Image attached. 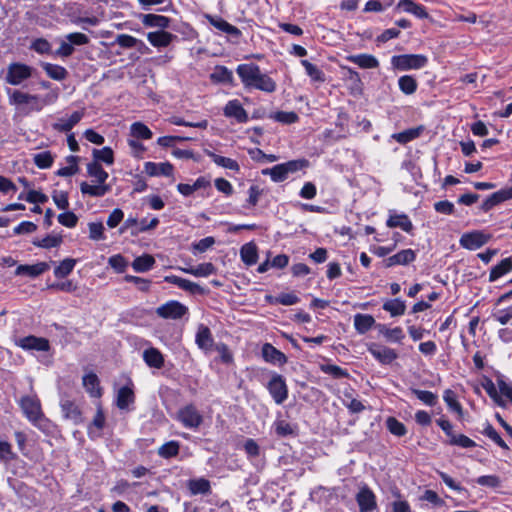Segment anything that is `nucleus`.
<instances>
[{
	"instance_id": "f257e3e1",
	"label": "nucleus",
	"mask_w": 512,
	"mask_h": 512,
	"mask_svg": "<svg viewBox=\"0 0 512 512\" xmlns=\"http://www.w3.org/2000/svg\"><path fill=\"white\" fill-rule=\"evenodd\" d=\"M236 72L246 88L257 89L266 93L276 90V82L266 73H263L256 64H240Z\"/></svg>"
},
{
	"instance_id": "f03ea898",
	"label": "nucleus",
	"mask_w": 512,
	"mask_h": 512,
	"mask_svg": "<svg viewBox=\"0 0 512 512\" xmlns=\"http://www.w3.org/2000/svg\"><path fill=\"white\" fill-rule=\"evenodd\" d=\"M8 96L11 105L28 106V112L40 111L45 105L54 100V98L41 99L38 95L28 94L20 90L8 91Z\"/></svg>"
},
{
	"instance_id": "7ed1b4c3",
	"label": "nucleus",
	"mask_w": 512,
	"mask_h": 512,
	"mask_svg": "<svg viewBox=\"0 0 512 512\" xmlns=\"http://www.w3.org/2000/svg\"><path fill=\"white\" fill-rule=\"evenodd\" d=\"M19 405L25 417L35 426L44 419L41 403L36 395H26L20 398Z\"/></svg>"
},
{
	"instance_id": "20e7f679",
	"label": "nucleus",
	"mask_w": 512,
	"mask_h": 512,
	"mask_svg": "<svg viewBox=\"0 0 512 512\" xmlns=\"http://www.w3.org/2000/svg\"><path fill=\"white\" fill-rule=\"evenodd\" d=\"M428 59L422 54H402L391 58V65L400 71L417 70L426 66Z\"/></svg>"
},
{
	"instance_id": "39448f33",
	"label": "nucleus",
	"mask_w": 512,
	"mask_h": 512,
	"mask_svg": "<svg viewBox=\"0 0 512 512\" xmlns=\"http://www.w3.org/2000/svg\"><path fill=\"white\" fill-rule=\"evenodd\" d=\"M33 74V68L20 62H14L8 65L5 75V81L14 86L21 85Z\"/></svg>"
},
{
	"instance_id": "423d86ee",
	"label": "nucleus",
	"mask_w": 512,
	"mask_h": 512,
	"mask_svg": "<svg viewBox=\"0 0 512 512\" xmlns=\"http://www.w3.org/2000/svg\"><path fill=\"white\" fill-rule=\"evenodd\" d=\"M181 424L189 429H197L203 422V416L193 404L182 407L176 416Z\"/></svg>"
},
{
	"instance_id": "0eeeda50",
	"label": "nucleus",
	"mask_w": 512,
	"mask_h": 512,
	"mask_svg": "<svg viewBox=\"0 0 512 512\" xmlns=\"http://www.w3.org/2000/svg\"><path fill=\"white\" fill-rule=\"evenodd\" d=\"M267 389L274 402L278 405L288 398V387L282 375L274 373L267 384Z\"/></svg>"
},
{
	"instance_id": "6e6552de",
	"label": "nucleus",
	"mask_w": 512,
	"mask_h": 512,
	"mask_svg": "<svg viewBox=\"0 0 512 512\" xmlns=\"http://www.w3.org/2000/svg\"><path fill=\"white\" fill-rule=\"evenodd\" d=\"M188 312V308L178 301H168L156 309V314L164 319L177 320Z\"/></svg>"
},
{
	"instance_id": "1a4fd4ad",
	"label": "nucleus",
	"mask_w": 512,
	"mask_h": 512,
	"mask_svg": "<svg viewBox=\"0 0 512 512\" xmlns=\"http://www.w3.org/2000/svg\"><path fill=\"white\" fill-rule=\"evenodd\" d=\"M356 501L360 512H377L376 496L366 485L359 489L356 494Z\"/></svg>"
},
{
	"instance_id": "9d476101",
	"label": "nucleus",
	"mask_w": 512,
	"mask_h": 512,
	"mask_svg": "<svg viewBox=\"0 0 512 512\" xmlns=\"http://www.w3.org/2000/svg\"><path fill=\"white\" fill-rule=\"evenodd\" d=\"M489 239V235L484 234L481 231H473L464 233L461 236L459 243L463 248L468 250H476L485 245Z\"/></svg>"
},
{
	"instance_id": "9b49d317",
	"label": "nucleus",
	"mask_w": 512,
	"mask_h": 512,
	"mask_svg": "<svg viewBox=\"0 0 512 512\" xmlns=\"http://www.w3.org/2000/svg\"><path fill=\"white\" fill-rule=\"evenodd\" d=\"M368 351L376 360L384 365L391 364L398 357L394 349L376 343H371L368 346Z\"/></svg>"
},
{
	"instance_id": "f8f14e48",
	"label": "nucleus",
	"mask_w": 512,
	"mask_h": 512,
	"mask_svg": "<svg viewBox=\"0 0 512 512\" xmlns=\"http://www.w3.org/2000/svg\"><path fill=\"white\" fill-rule=\"evenodd\" d=\"M16 345L24 350L48 351L50 348L49 341L46 338L36 337L33 335L20 338L16 341Z\"/></svg>"
},
{
	"instance_id": "ddd939ff",
	"label": "nucleus",
	"mask_w": 512,
	"mask_h": 512,
	"mask_svg": "<svg viewBox=\"0 0 512 512\" xmlns=\"http://www.w3.org/2000/svg\"><path fill=\"white\" fill-rule=\"evenodd\" d=\"M512 199V186L506 187L503 189H500L493 194H491L481 205V209L484 212H488L491 210L494 206L506 201Z\"/></svg>"
},
{
	"instance_id": "4468645a",
	"label": "nucleus",
	"mask_w": 512,
	"mask_h": 512,
	"mask_svg": "<svg viewBox=\"0 0 512 512\" xmlns=\"http://www.w3.org/2000/svg\"><path fill=\"white\" fill-rule=\"evenodd\" d=\"M63 416L74 424L82 422V415L78 405L69 398H62L60 401Z\"/></svg>"
},
{
	"instance_id": "2eb2a0df",
	"label": "nucleus",
	"mask_w": 512,
	"mask_h": 512,
	"mask_svg": "<svg viewBox=\"0 0 512 512\" xmlns=\"http://www.w3.org/2000/svg\"><path fill=\"white\" fill-rule=\"evenodd\" d=\"M205 18L214 28H216L220 32H223L225 34H228V35H231L234 37H239L241 35V32L237 27L231 25L230 23H228L226 20H224L223 18H221L219 16H213L210 14H206Z\"/></svg>"
},
{
	"instance_id": "dca6fc26",
	"label": "nucleus",
	"mask_w": 512,
	"mask_h": 512,
	"mask_svg": "<svg viewBox=\"0 0 512 512\" xmlns=\"http://www.w3.org/2000/svg\"><path fill=\"white\" fill-rule=\"evenodd\" d=\"M224 115L228 118H234L239 123H245L248 120V114L238 100H230L224 107Z\"/></svg>"
},
{
	"instance_id": "f3484780",
	"label": "nucleus",
	"mask_w": 512,
	"mask_h": 512,
	"mask_svg": "<svg viewBox=\"0 0 512 512\" xmlns=\"http://www.w3.org/2000/svg\"><path fill=\"white\" fill-rule=\"evenodd\" d=\"M175 38V35L164 30L149 32L147 34V40L149 41V43L157 48L169 46Z\"/></svg>"
},
{
	"instance_id": "a211bd4d",
	"label": "nucleus",
	"mask_w": 512,
	"mask_h": 512,
	"mask_svg": "<svg viewBox=\"0 0 512 512\" xmlns=\"http://www.w3.org/2000/svg\"><path fill=\"white\" fill-rule=\"evenodd\" d=\"M144 172L149 176H171L173 173V165L169 162L154 163L146 162L144 164Z\"/></svg>"
},
{
	"instance_id": "6ab92c4d",
	"label": "nucleus",
	"mask_w": 512,
	"mask_h": 512,
	"mask_svg": "<svg viewBox=\"0 0 512 512\" xmlns=\"http://www.w3.org/2000/svg\"><path fill=\"white\" fill-rule=\"evenodd\" d=\"M262 356L266 362L278 365H284L287 357L284 353L276 349L270 343H265L262 347Z\"/></svg>"
},
{
	"instance_id": "aec40b11",
	"label": "nucleus",
	"mask_w": 512,
	"mask_h": 512,
	"mask_svg": "<svg viewBox=\"0 0 512 512\" xmlns=\"http://www.w3.org/2000/svg\"><path fill=\"white\" fill-rule=\"evenodd\" d=\"M164 280L165 282L174 284L179 288L192 294H198L203 292V289L197 283L181 278L176 275L165 276Z\"/></svg>"
},
{
	"instance_id": "412c9836",
	"label": "nucleus",
	"mask_w": 512,
	"mask_h": 512,
	"mask_svg": "<svg viewBox=\"0 0 512 512\" xmlns=\"http://www.w3.org/2000/svg\"><path fill=\"white\" fill-rule=\"evenodd\" d=\"M397 8L414 15L419 19H426L429 16L423 5L417 4L412 0H399Z\"/></svg>"
},
{
	"instance_id": "4be33fe9",
	"label": "nucleus",
	"mask_w": 512,
	"mask_h": 512,
	"mask_svg": "<svg viewBox=\"0 0 512 512\" xmlns=\"http://www.w3.org/2000/svg\"><path fill=\"white\" fill-rule=\"evenodd\" d=\"M49 268L50 266L46 262H39L33 265H19L15 270V274L19 276L37 277L49 270Z\"/></svg>"
},
{
	"instance_id": "5701e85b",
	"label": "nucleus",
	"mask_w": 512,
	"mask_h": 512,
	"mask_svg": "<svg viewBox=\"0 0 512 512\" xmlns=\"http://www.w3.org/2000/svg\"><path fill=\"white\" fill-rule=\"evenodd\" d=\"M140 20L146 27H156L161 30L168 28L171 22L168 17L157 14H141Z\"/></svg>"
},
{
	"instance_id": "b1692460",
	"label": "nucleus",
	"mask_w": 512,
	"mask_h": 512,
	"mask_svg": "<svg viewBox=\"0 0 512 512\" xmlns=\"http://www.w3.org/2000/svg\"><path fill=\"white\" fill-rule=\"evenodd\" d=\"M346 59L362 69H374L379 67L378 59L371 54L349 55Z\"/></svg>"
},
{
	"instance_id": "393cba45",
	"label": "nucleus",
	"mask_w": 512,
	"mask_h": 512,
	"mask_svg": "<svg viewBox=\"0 0 512 512\" xmlns=\"http://www.w3.org/2000/svg\"><path fill=\"white\" fill-rule=\"evenodd\" d=\"M143 360L147 366L160 369L164 366V356L157 348L150 347L143 351Z\"/></svg>"
},
{
	"instance_id": "a878e982",
	"label": "nucleus",
	"mask_w": 512,
	"mask_h": 512,
	"mask_svg": "<svg viewBox=\"0 0 512 512\" xmlns=\"http://www.w3.org/2000/svg\"><path fill=\"white\" fill-rule=\"evenodd\" d=\"M415 257V252L412 249H404L396 253L395 255L390 256L386 260V265L388 267L394 265H406L413 262L415 260Z\"/></svg>"
},
{
	"instance_id": "bb28decb",
	"label": "nucleus",
	"mask_w": 512,
	"mask_h": 512,
	"mask_svg": "<svg viewBox=\"0 0 512 512\" xmlns=\"http://www.w3.org/2000/svg\"><path fill=\"white\" fill-rule=\"evenodd\" d=\"M83 111H75L68 118H61L57 123L53 124V128L60 132L70 131L83 118Z\"/></svg>"
},
{
	"instance_id": "cd10ccee",
	"label": "nucleus",
	"mask_w": 512,
	"mask_h": 512,
	"mask_svg": "<svg viewBox=\"0 0 512 512\" xmlns=\"http://www.w3.org/2000/svg\"><path fill=\"white\" fill-rule=\"evenodd\" d=\"M135 396L132 387L123 386L117 392L116 405L119 409L124 410L134 402Z\"/></svg>"
},
{
	"instance_id": "c85d7f7f",
	"label": "nucleus",
	"mask_w": 512,
	"mask_h": 512,
	"mask_svg": "<svg viewBox=\"0 0 512 512\" xmlns=\"http://www.w3.org/2000/svg\"><path fill=\"white\" fill-rule=\"evenodd\" d=\"M83 386L91 397L99 398L102 395V389L96 374L89 373L83 377Z\"/></svg>"
},
{
	"instance_id": "c756f323",
	"label": "nucleus",
	"mask_w": 512,
	"mask_h": 512,
	"mask_svg": "<svg viewBox=\"0 0 512 512\" xmlns=\"http://www.w3.org/2000/svg\"><path fill=\"white\" fill-rule=\"evenodd\" d=\"M80 190L82 194H87L92 197H102L111 190V187L102 183H98L97 185H90L87 182H82L80 185Z\"/></svg>"
},
{
	"instance_id": "7c9ffc66",
	"label": "nucleus",
	"mask_w": 512,
	"mask_h": 512,
	"mask_svg": "<svg viewBox=\"0 0 512 512\" xmlns=\"http://www.w3.org/2000/svg\"><path fill=\"white\" fill-rule=\"evenodd\" d=\"M387 226L390 228L399 227L405 232H410L413 228V224L406 214L390 215Z\"/></svg>"
},
{
	"instance_id": "2f4dec72",
	"label": "nucleus",
	"mask_w": 512,
	"mask_h": 512,
	"mask_svg": "<svg viewBox=\"0 0 512 512\" xmlns=\"http://www.w3.org/2000/svg\"><path fill=\"white\" fill-rule=\"evenodd\" d=\"M196 344L202 350H209L213 345V338L207 326L201 325L196 334Z\"/></svg>"
},
{
	"instance_id": "473e14b6",
	"label": "nucleus",
	"mask_w": 512,
	"mask_h": 512,
	"mask_svg": "<svg viewBox=\"0 0 512 512\" xmlns=\"http://www.w3.org/2000/svg\"><path fill=\"white\" fill-rule=\"evenodd\" d=\"M240 256L246 265H254L258 260L257 246L253 242L244 244L241 247Z\"/></svg>"
},
{
	"instance_id": "72a5a7b5",
	"label": "nucleus",
	"mask_w": 512,
	"mask_h": 512,
	"mask_svg": "<svg viewBox=\"0 0 512 512\" xmlns=\"http://www.w3.org/2000/svg\"><path fill=\"white\" fill-rule=\"evenodd\" d=\"M105 425V415L101 406L97 407L96 414L93 418L91 425L88 428V433L91 437H99L101 435V430Z\"/></svg>"
},
{
	"instance_id": "f704fd0d",
	"label": "nucleus",
	"mask_w": 512,
	"mask_h": 512,
	"mask_svg": "<svg viewBox=\"0 0 512 512\" xmlns=\"http://www.w3.org/2000/svg\"><path fill=\"white\" fill-rule=\"evenodd\" d=\"M375 324L373 316L368 314H357L354 316L355 329L360 333L364 334L369 331Z\"/></svg>"
},
{
	"instance_id": "c9c22d12",
	"label": "nucleus",
	"mask_w": 512,
	"mask_h": 512,
	"mask_svg": "<svg viewBox=\"0 0 512 512\" xmlns=\"http://www.w3.org/2000/svg\"><path fill=\"white\" fill-rule=\"evenodd\" d=\"M188 489L191 494H209L211 492L210 482L205 478L192 479L188 482Z\"/></svg>"
},
{
	"instance_id": "e433bc0d",
	"label": "nucleus",
	"mask_w": 512,
	"mask_h": 512,
	"mask_svg": "<svg viewBox=\"0 0 512 512\" xmlns=\"http://www.w3.org/2000/svg\"><path fill=\"white\" fill-rule=\"evenodd\" d=\"M512 270V259L511 258H505L503 259L499 264L494 266L489 274V280L491 282L496 281L503 275L507 274Z\"/></svg>"
},
{
	"instance_id": "4c0bfd02",
	"label": "nucleus",
	"mask_w": 512,
	"mask_h": 512,
	"mask_svg": "<svg viewBox=\"0 0 512 512\" xmlns=\"http://www.w3.org/2000/svg\"><path fill=\"white\" fill-rule=\"evenodd\" d=\"M130 136L134 139H151L153 134L147 125L142 122H134L130 126Z\"/></svg>"
},
{
	"instance_id": "58836bf2",
	"label": "nucleus",
	"mask_w": 512,
	"mask_h": 512,
	"mask_svg": "<svg viewBox=\"0 0 512 512\" xmlns=\"http://www.w3.org/2000/svg\"><path fill=\"white\" fill-rule=\"evenodd\" d=\"M181 270L196 277H207L215 272V267L212 263H202L196 267L181 268Z\"/></svg>"
},
{
	"instance_id": "ea45409f",
	"label": "nucleus",
	"mask_w": 512,
	"mask_h": 512,
	"mask_svg": "<svg viewBox=\"0 0 512 512\" xmlns=\"http://www.w3.org/2000/svg\"><path fill=\"white\" fill-rule=\"evenodd\" d=\"M383 309L389 312L392 317L401 316L405 313L406 304L403 300L396 298L386 301L383 304Z\"/></svg>"
},
{
	"instance_id": "a19ab883",
	"label": "nucleus",
	"mask_w": 512,
	"mask_h": 512,
	"mask_svg": "<svg viewBox=\"0 0 512 512\" xmlns=\"http://www.w3.org/2000/svg\"><path fill=\"white\" fill-rule=\"evenodd\" d=\"M210 78L213 82L231 84L233 73L225 66H216Z\"/></svg>"
},
{
	"instance_id": "79ce46f5",
	"label": "nucleus",
	"mask_w": 512,
	"mask_h": 512,
	"mask_svg": "<svg viewBox=\"0 0 512 512\" xmlns=\"http://www.w3.org/2000/svg\"><path fill=\"white\" fill-rule=\"evenodd\" d=\"M302 66L305 68L306 74L310 77L312 82L323 83L325 81L324 72L316 65L308 60L301 61Z\"/></svg>"
},
{
	"instance_id": "37998d69",
	"label": "nucleus",
	"mask_w": 512,
	"mask_h": 512,
	"mask_svg": "<svg viewBox=\"0 0 512 512\" xmlns=\"http://www.w3.org/2000/svg\"><path fill=\"white\" fill-rule=\"evenodd\" d=\"M443 399H444L445 403L447 404V406L449 407V409L451 411L455 412L458 415V417L460 419H462L463 418V409H462L461 404L458 402L455 393L450 389L445 390V392L443 394Z\"/></svg>"
},
{
	"instance_id": "c03bdc74",
	"label": "nucleus",
	"mask_w": 512,
	"mask_h": 512,
	"mask_svg": "<svg viewBox=\"0 0 512 512\" xmlns=\"http://www.w3.org/2000/svg\"><path fill=\"white\" fill-rule=\"evenodd\" d=\"M398 86L401 92L406 95H411L417 90L418 83L413 76L404 75L398 79Z\"/></svg>"
},
{
	"instance_id": "a18cd8bd",
	"label": "nucleus",
	"mask_w": 512,
	"mask_h": 512,
	"mask_svg": "<svg viewBox=\"0 0 512 512\" xmlns=\"http://www.w3.org/2000/svg\"><path fill=\"white\" fill-rule=\"evenodd\" d=\"M208 155L211 158V160L218 166H221L223 168L233 170V171H239V169H240L237 161H235L231 158L220 156L213 152H209Z\"/></svg>"
},
{
	"instance_id": "49530a36",
	"label": "nucleus",
	"mask_w": 512,
	"mask_h": 512,
	"mask_svg": "<svg viewBox=\"0 0 512 512\" xmlns=\"http://www.w3.org/2000/svg\"><path fill=\"white\" fill-rule=\"evenodd\" d=\"M155 264V260L151 255H142L137 257L133 263L132 267L136 272H146L152 269Z\"/></svg>"
},
{
	"instance_id": "de8ad7c7",
	"label": "nucleus",
	"mask_w": 512,
	"mask_h": 512,
	"mask_svg": "<svg viewBox=\"0 0 512 512\" xmlns=\"http://www.w3.org/2000/svg\"><path fill=\"white\" fill-rule=\"evenodd\" d=\"M44 71L46 72V74L54 79V80H63L66 78L68 72L67 70L60 66V65H56V64H51V63H44L42 65Z\"/></svg>"
},
{
	"instance_id": "09e8293b",
	"label": "nucleus",
	"mask_w": 512,
	"mask_h": 512,
	"mask_svg": "<svg viewBox=\"0 0 512 512\" xmlns=\"http://www.w3.org/2000/svg\"><path fill=\"white\" fill-rule=\"evenodd\" d=\"M87 173L96 179L98 183L105 184L108 173L102 168L98 162H92L87 165Z\"/></svg>"
},
{
	"instance_id": "8fccbe9b",
	"label": "nucleus",
	"mask_w": 512,
	"mask_h": 512,
	"mask_svg": "<svg viewBox=\"0 0 512 512\" xmlns=\"http://www.w3.org/2000/svg\"><path fill=\"white\" fill-rule=\"evenodd\" d=\"M262 174L269 175L273 182H282L288 177L282 164L275 165L272 168H266L262 170Z\"/></svg>"
},
{
	"instance_id": "3c124183",
	"label": "nucleus",
	"mask_w": 512,
	"mask_h": 512,
	"mask_svg": "<svg viewBox=\"0 0 512 512\" xmlns=\"http://www.w3.org/2000/svg\"><path fill=\"white\" fill-rule=\"evenodd\" d=\"M180 444L177 441H169L158 448V455L162 458L175 457L179 453Z\"/></svg>"
},
{
	"instance_id": "603ef678",
	"label": "nucleus",
	"mask_w": 512,
	"mask_h": 512,
	"mask_svg": "<svg viewBox=\"0 0 512 512\" xmlns=\"http://www.w3.org/2000/svg\"><path fill=\"white\" fill-rule=\"evenodd\" d=\"M93 157L95 159L94 162H104L107 165H112L114 163V153L110 147H103L102 149H94Z\"/></svg>"
},
{
	"instance_id": "864d4df0",
	"label": "nucleus",
	"mask_w": 512,
	"mask_h": 512,
	"mask_svg": "<svg viewBox=\"0 0 512 512\" xmlns=\"http://www.w3.org/2000/svg\"><path fill=\"white\" fill-rule=\"evenodd\" d=\"M62 241L63 238L61 235H47L42 239L34 240L33 244L37 247L49 249L60 246Z\"/></svg>"
},
{
	"instance_id": "5fc2aeb1",
	"label": "nucleus",
	"mask_w": 512,
	"mask_h": 512,
	"mask_svg": "<svg viewBox=\"0 0 512 512\" xmlns=\"http://www.w3.org/2000/svg\"><path fill=\"white\" fill-rule=\"evenodd\" d=\"M76 264V260L72 258H66L60 262V264L54 269V275L57 278H64L69 275L74 266Z\"/></svg>"
},
{
	"instance_id": "6e6d98bb",
	"label": "nucleus",
	"mask_w": 512,
	"mask_h": 512,
	"mask_svg": "<svg viewBox=\"0 0 512 512\" xmlns=\"http://www.w3.org/2000/svg\"><path fill=\"white\" fill-rule=\"evenodd\" d=\"M34 164L40 169L50 168L53 164L54 157L50 151L37 153L33 156Z\"/></svg>"
},
{
	"instance_id": "4d7b16f0",
	"label": "nucleus",
	"mask_w": 512,
	"mask_h": 512,
	"mask_svg": "<svg viewBox=\"0 0 512 512\" xmlns=\"http://www.w3.org/2000/svg\"><path fill=\"white\" fill-rule=\"evenodd\" d=\"M420 135V129L412 128L399 133H395L392 135V138L395 139L400 144H406Z\"/></svg>"
},
{
	"instance_id": "13d9d810",
	"label": "nucleus",
	"mask_w": 512,
	"mask_h": 512,
	"mask_svg": "<svg viewBox=\"0 0 512 512\" xmlns=\"http://www.w3.org/2000/svg\"><path fill=\"white\" fill-rule=\"evenodd\" d=\"M381 333L388 341L396 342V343L401 342L405 337L403 330L400 327H395V328L383 327L381 329Z\"/></svg>"
},
{
	"instance_id": "bf43d9fd",
	"label": "nucleus",
	"mask_w": 512,
	"mask_h": 512,
	"mask_svg": "<svg viewBox=\"0 0 512 512\" xmlns=\"http://www.w3.org/2000/svg\"><path fill=\"white\" fill-rule=\"evenodd\" d=\"M412 393L424 404L428 406H434L437 403V395L433 392L420 390V389H412Z\"/></svg>"
},
{
	"instance_id": "052dcab7",
	"label": "nucleus",
	"mask_w": 512,
	"mask_h": 512,
	"mask_svg": "<svg viewBox=\"0 0 512 512\" xmlns=\"http://www.w3.org/2000/svg\"><path fill=\"white\" fill-rule=\"evenodd\" d=\"M282 165L284 166L287 175H289L290 173H295L307 168L309 166V161L306 159L291 160L286 163H282Z\"/></svg>"
},
{
	"instance_id": "680f3d73",
	"label": "nucleus",
	"mask_w": 512,
	"mask_h": 512,
	"mask_svg": "<svg viewBox=\"0 0 512 512\" xmlns=\"http://www.w3.org/2000/svg\"><path fill=\"white\" fill-rule=\"evenodd\" d=\"M67 162L69 163V165L60 168L57 171V175L62 176V177H68V176H72L77 173V171H78L77 157L69 156V157H67Z\"/></svg>"
},
{
	"instance_id": "e2e57ef3",
	"label": "nucleus",
	"mask_w": 512,
	"mask_h": 512,
	"mask_svg": "<svg viewBox=\"0 0 512 512\" xmlns=\"http://www.w3.org/2000/svg\"><path fill=\"white\" fill-rule=\"evenodd\" d=\"M320 369L323 373L329 374L334 378H344L348 376V372L337 365L322 364Z\"/></svg>"
},
{
	"instance_id": "0e129e2a",
	"label": "nucleus",
	"mask_w": 512,
	"mask_h": 512,
	"mask_svg": "<svg viewBox=\"0 0 512 512\" xmlns=\"http://www.w3.org/2000/svg\"><path fill=\"white\" fill-rule=\"evenodd\" d=\"M272 118L283 124H292L298 121L299 117L295 112L279 111L276 112Z\"/></svg>"
},
{
	"instance_id": "69168bd1",
	"label": "nucleus",
	"mask_w": 512,
	"mask_h": 512,
	"mask_svg": "<svg viewBox=\"0 0 512 512\" xmlns=\"http://www.w3.org/2000/svg\"><path fill=\"white\" fill-rule=\"evenodd\" d=\"M89 238L95 241L105 239L104 226L101 222H92L88 224Z\"/></svg>"
},
{
	"instance_id": "338daca9",
	"label": "nucleus",
	"mask_w": 512,
	"mask_h": 512,
	"mask_svg": "<svg viewBox=\"0 0 512 512\" xmlns=\"http://www.w3.org/2000/svg\"><path fill=\"white\" fill-rule=\"evenodd\" d=\"M483 434L489 437L492 441H494L497 445L504 449H508L507 444L504 442V440L501 438V436L498 434V432L493 428L492 425L487 423L484 427Z\"/></svg>"
},
{
	"instance_id": "774afa93",
	"label": "nucleus",
	"mask_w": 512,
	"mask_h": 512,
	"mask_svg": "<svg viewBox=\"0 0 512 512\" xmlns=\"http://www.w3.org/2000/svg\"><path fill=\"white\" fill-rule=\"evenodd\" d=\"M388 430L396 436H404L406 434V428L403 423L399 422L396 418L389 417L387 419Z\"/></svg>"
}]
</instances>
